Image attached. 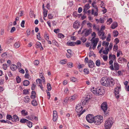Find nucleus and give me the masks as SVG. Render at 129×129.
<instances>
[{
    "mask_svg": "<svg viewBox=\"0 0 129 129\" xmlns=\"http://www.w3.org/2000/svg\"><path fill=\"white\" fill-rule=\"evenodd\" d=\"M101 84L106 87H112L115 84L114 80L111 77H103L101 81Z\"/></svg>",
    "mask_w": 129,
    "mask_h": 129,
    "instance_id": "nucleus-1",
    "label": "nucleus"
},
{
    "mask_svg": "<svg viewBox=\"0 0 129 129\" xmlns=\"http://www.w3.org/2000/svg\"><path fill=\"white\" fill-rule=\"evenodd\" d=\"M95 90L94 88L91 89V91L97 95H103L104 94V90L101 87H98L95 89Z\"/></svg>",
    "mask_w": 129,
    "mask_h": 129,
    "instance_id": "nucleus-2",
    "label": "nucleus"
},
{
    "mask_svg": "<svg viewBox=\"0 0 129 129\" xmlns=\"http://www.w3.org/2000/svg\"><path fill=\"white\" fill-rule=\"evenodd\" d=\"M113 123L112 118H110L106 121L105 123L104 127L105 129H110Z\"/></svg>",
    "mask_w": 129,
    "mask_h": 129,
    "instance_id": "nucleus-3",
    "label": "nucleus"
},
{
    "mask_svg": "<svg viewBox=\"0 0 129 129\" xmlns=\"http://www.w3.org/2000/svg\"><path fill=\"white\" fill-rule=\"evenodd\" d=\"M93 121L94 123L96 125L100 124L103 121L102 116H97L94 117Z\"/></svg>",
    "mask_w": 129,
    "mask_h": 129,
    "instance_id": "nucleus-4",
    "label": "nucleus"
},
{
    "mask_svg": "<svg viewBox=\"0 0 129 129\" xmlns=\"http://www.w3.org/2000/svg\"><path fill=\"white\" fill-rule=\"evenodd\" d=\"M107 105L106 102H104L101 105V108L104 112V115L105 116H108L109 115L108 112H107Z\"/></svg>",
    "mask_w": 129,
    "mask_h": 129,
    "instance_id": "nucleus-5",
    "label": "nucleus"
},
{
    "mask_svg": "<svg viewBox=\"0 0 129 129\" xmlns=\"http://www.w3.org/2000/svg\"><path fill=\"white\" fill-rule=\"evenodd\" d=\"M94 117L93 116L92 114H88L86 115V119L88 122L91 123L93 121Z\"/></svg>",
    "mask_w": 129,
    "mask_h": 129,
    "instance_id": "nucleus-6",
    "label": "nucleus"
},
{
    "mask_svg": "<svg viewBox=\"0 0 129 129\" xmlns=\"http://www.w3.org/2000/svg\"><path fill=\"white\" fill-rule=\"evenodd\" d=\"M120 87L117 86L114 89V93L115 97L117 99H118L119 97V91L120 90Z\"/></svg>",
    "mask_w": 129,
    "mask_h": 129,
    "instance_id": "nucleus-7",
    "label": "nucleus"
},
{
    "mask_svg": "<svg viewBox=\"0 0 129 129\" xmlns=\"http://www.w3.org/2000/svg\"><path fill=\"white\" fill-rule=\"evenodd\" d=\"M76 108V111L77 113H80L83 109V107L81 103L77 104Z\"/></svg>",
    "mask_w": 129,
    "mask_h": 129,
    "instance_id": "nucleus-8",
    "label": "nucleus"
},
{
    "mask_svg": "<svg viewBox=\"0 0 129 129\" xmlns=\"http://www.w3.org/2000/svg\"><path fill=\"white\" fill-rule=\"evenodd\" d=\"M53 113V120L54 121H55L57 119L58 117L57 113L56 111H54Z\"/></svg>",
    "mask_w": 129,
    "mask_h": 129,
    "instance_id": "nucleus-9",
    "label": "nucleus"
},
{
    "mask_svg": "<svg viewBox=\"0 0 129 129\" xmlns=\"http://www.w3.org/2000/svg\"><path fill=\"white\" fill-rule=\"evenodd\" d=\"M42 80L40 79H38L36 80V82L37 83H39V84H40L38 85V86H40L42 90H44L43 87L42 86V85L41 84Z\"/></svg>",
    "mask_w": 129,
    "mask_h": 129,
    "instance_id": "nucleus-10",
    "label": "nucleus"
},
{
    "mask_svg": "<svg viewBox=\"0 0 129 129\" xmlns=\"http://www.w3.org/2000/svg\"><path fill=\"white\" fill-rule=\"evenodd\" d=\"M88 65L89 68H93L94 66V64L93 61L91 60H89Z\"/></svg>",
    "mask_w": 129,
    "mask_h": 129,
    "instance_id": "nucleus-11",
    "label": "nucleus"
},
{
    "mask_svg": "<svg viewBox=\"0 0 129 129\" xmlns=\"http://www.w3.org/2000/svg\"><path fill=\"white\" fill-rule=\"evenodd\" d=\"M19 120V119L18 117L16 115H14L13 116V119L12 121L13 122H15Z\"/></svg>",
    "mask_w": 129,
    "mask_h": 129,
    "instance_id": "nucleus-12",
    "label": "nucleus"
},
{
    "mask_svg": "<svg viewBox=\"0 0 129 129\" xmlns=\"http://www.w3.org/2000/svg\"><path fill=\"white\" fill-rule=\"evenodd\" d=\"M79 23L77 21H76L73 24V27L75 29H78L79 27Z\"/></svg>",
    "mask_w": 129,
    "mask_h": 129,
    "instance_id": "nucleus-13",
    "label": "nucleus"
},
{
    "mask_svg": "<svg viewBox=\"0 0 129 129\" xmlns=\"http://www.w3.org/2000/svg\"><path fill=\"white\" fill-rule=\"evenodd\" d=\"M90 99V98H87L83 99L82 101V104L83 105L86 104V103L88 102V101Z\"/></svg>",
    "mask_w": 129,
    "mask_h": 129,
    "instance_id": "nucleus-14",
    "label": "nucleus"
},
{
    "mask_svg": "<svg viewBox=\"0 0 129 129\" xmlns=\"http://www.w3.org/2000/svg\"><path fill=\"white\" fill-rule=\"evenodd\" d=\"M109 59L112 60L114 61L116 59V57L114 54L112 55V54H109Z\"/></svg>",
    "mask_w": 129,
    "mask_h": 129,
    "instance_id": "nucleus-15",
    "label": "nucleus"
},
{
    "mask_svg": "<svg viewBox=\"0 0 129 129\" xmlns=\"http://www.w3.org/2000/svg\"><path fill=\"white\" fill-rule=\"evenodd\" d=\"M92 31V29L91 28L86 30L85 33V36H87L89 35Z\"/></svg>",
    "mask_w": 129,
    "mask_h": 129,
    "instance_id": "nucleus-16",
    "label": "nucleus"
},
{
    "mask_svg": "<svg viewBox=\"0 0 129 129\" xmlns=\"http://www.w3.org/2000/svg\"><path fill=\"white\" fill-rule=\"evenodd\" d=\"M114 69L116 70H118L119 69V65L117 62H115L114 63Z\"/></svg>",
    "mask_w": 129,
    "mask_h": 129,
    "instance_id": "nucleus-17",
    "label": "nucleus"
},
{
    "mask_svg": "<svg viewBox=\"0 0 129 129\" xmlns=\"http://www.w3.org/2000/svg\"><path fill=\"white\" fill-rule=\"evenodd\" d=\"M117 23L115 22H114L112 24L111 28L113 29H114L117 26Z\"/></svg>",
    "mask_w": 129,
    "mask_h": 129,
    "instance_id": "nucleus-18",
    "label": "nucleus"
},
{
    "mask_svg": "<svg viewBox=\"0 0 129 129\" xmlns=\"http://www.w3.org/2000/svg\"><path fill=\"white\" fill-rule=\"evenodd\" d=\"M67 44L69 46H74L75 45V42H68Z\"/></svg>",
    "mask_w": 129,
    "mask_h": 129,
    "instance_id": "nucleus-19",
    "label": "nucleus"
},
{
    "mask_svg": "<svg viewBox=\"0 0 129 129\" xmlns=\"http://www.w3.org/2000/svg\"><path fill=\"white\" fill-rule=\"evenodd\" d=\"M28 97V96H26L24 98V102L26 103H28L30 101V99Z\"/></svg>",
    "mask_w": 129,
    "mask_h": 129,
    "instance_id": "nucleus-20",
    "label": "nucleus"
},
{
    "mask_svg": "<svg viewBox=\"0 0 129 129\" xmlns=\"http://www.w3.org/2000/svg\"><path fill=\"white\" fill-rule=\"evenodd\" d=\"M30 83L29 81L27 80H24L23 82V84L24 86H27Z\"/></svg>",
    "mask_w": 129,
    "mask_h": 129,
    "instance_id": "nucleus-21",
    "label": "nucleus"
},
{
    "mask_svg": "<svg viewBox=\"0 0 129 129\" xmlns=\"http://www.w3.org/2000/svg\"><path fill=\"white\" fill-rule=\"evenodd\" d=\"M17 68V66L15 65L12 64L11 65L10 68L12 71H15L16 70Z\"/></svg>",
    "mask_w": 129,
    "mask_h": 129,
    "instance_id": "nucleus-22",
    "label": "nucleus"
},
{
    "mask_svg": "<svg viewBox=\"0 0 129 129\" xmlns=\"http://www.w3.org/2000/svg\"><path fill=\"white\" fill-rule=\"evenodd\" d=\"M109 51V48L106 47L105 49V50H104L103 52V54L107 55L108 54Z\"/></svg>",
    "mask_w": 129,
    "mask_h": 129,
    "instance_id": "nucleus-23",
    "label": "nucleus"
},
{
    "mask_svg": "<svg viewBox=\"0 0 129 129\" xmlns=\"http://www.w3.org/2000/svg\"><path fill=\"white\" fill-rule=\"evenodd\" d=\"M99 39L98 38H96L95 39H92V41H91L92 42V43H93V44H97V43L99 41Z\"/></svg>",
    "mask_w": 129,
    "mask_h": 129,
    "instance_id": "nucleus-24",
    "label": "nucleus"
},
{
    "mask_svg": "<svg viewBox=\"0 0 129 129\" xmlns=\"http://www.w3.org/2000/svg\"><path fill=\"white\" fill-rule=\"evenodd\" d=\"M31 104L34 106H37L38 105L37 102L35 99L33 100L31 102Z\"/></svg>",
    "mask_w": 129,
    "mask_h": 129,
    "instance_id": "nucleus-25",
    "label": "nucleus"
},
{
    "mask_svg": "<svg viewBox=\"0 0 129 129\" xmlns=\"http://www.w3.org/2000/svg\"><path fill=\"white\" fill-rule=\"evenodd\" d=\"M28 120L27 119L24 118H22L20 119V122L21 123H27Z\"/></svg>",
    "mask_w": 129,
    "mask_h": 129,
    "instance_id": "nucleus-26",
    "label": "nucleus"
},
{
    "mask_svg": "<svg viewBox=\"0 0 129 129\" xmlns=\"http://www.w3.org/2000/svg\"><path fill=\"white\" fill-rule=\"evenodd\" d=\"M21 113L23 116H26L27 115L28 112L27 111L26 112L25 110H22L21 111Z\"/></svg>",
    "mask_w": 129,
    "mask_h": 129,
    "instance_id": "nucleus-27",
    "label": "nucleus"
},
{
    "mask_svg": "<svg viewBox=\"0 0 129 129\" xmlns=\"http://www.w3.org/2000/svg\"><path fill=\"white\" fill-rule=\"evenodd\" d=\"M98 34L99 36H101L102 35V36H103L104 35L105 33L103 31H102L100 30V31L98 32Z\"/></svg>",
    "mask_w": 129,
    "mask_h": 129,
    "instance_id": "nucleus-28",
    "label": "nucleus"
},
{
    "mask_svg": "<svg viewBox=\"0 0 129 129\" xmlns=\"http://www.w3.org/2000/svg\"><path fill=\"white\" fill-rule=\"evenodd\" d=\"M112 22V20L111 18H109L107 20L106 23L108 25L110 24Z\"/></svg>",
    "mask_w": 129,
    "mask_h": 129,
    "instance_id": "nucleus-29",
    "label": "nucleus"
},
{
    "mask_svg": "<svg viewBox=\"0 0 129 129\" xmlns=\"http://www.w3.org/2000/svg\"><path fill=\"white\" fill-rule=\"evenodd\" d=\"M95 64L97 66L99 67L100 66L101 62L99 59H98L96 61Z\"/></svg>",
    "mask_w": 129,
    "mask_h": 129,
    "instance_id": "nucleus-30",
    "label": "nucleus"
},
{
    "mask_svg": "<svg viewBox=\"0 0 129 129\" xmlns=\"http://www.w3.org/2000/svg\"><path fill=\"white\" fill-rule=\"evenodd\" d=\"M52 42L53 44V45H54L58 47H59V45L57 43V42H56L55 40H53Z\"/></svg>",
    "mask_w": 129,
    "mask_h": 129,
    "instance_id": "nucleus-31",
    "label": "nucleus"
},
{
    "mask_svg": "<svg viewBox=\"0 0 129 129\" xmlns=\"http://www.w3.org/2000/svg\"><path fill=\"white\" fill-rule=\"evenodd\" d=\"M113 33L114 34V37H117L118 34V32L117 30H114L113 32Z\"/></svg>",
    "mask_w": 129,
    "mask_h": 129,
    "instance_id": "nucleus-32",
    "label": "nucleus"
},
{
    "mask_svg": "<svg viewBox=\"0 0 129 129\" xmlns=\"http://www.w3.org/2000/svg\"><path fill=\"white\" fill-rule=\"evenodd\" d=\"M94 8L96 10L95 11L94 15L95 16H97L98 15V9L97 6H95V8Z\"/></svg>",
    "mask_w": 129,
    "mask_h": 129,
    "instance_id": "nucleus-33",
    "label": "nucleus"
},
{
    "mask_svg": "<svg viewBox=\"0 0 129 129\" xmlns=\"http://www.w3.org/2000/svg\"><path fill=\"white\" fill-rule=\"evenodd\" d=\"M43 10V14L44 16V17H46L47 16V12L48 11L45 9H44Z\"/></svg>",
    "mask_w": 129,
    "mask_h": 129,
    "instance_id": "nucleus-34",
    "label": "nucleus"
},
{
    "mask_svg": "<svg viewBox=\"0 0 129 129\" xmlns=\"http://www.w3.org/2000/svg\"><path fill=\"white\" fill-rule=\"evenodd\" d=\"M72 82H76L77 81V79L76 78L74 77H72L70 78Z\"/></svg>",
    "mask_w": 129,
    "mask_h": 129,
    "instance_id": "nucleus-35",
    "label": "nucleus"
},
{
    "mask_svg": "<svg viewBox=\"0 0 129 129\" xmlns=\"http://www.w3.org/2000/svg\"><path fill=\"white\" fill-rule=\"evenodd\" d=\"M6 118L7 119L9 120H11L12 121L13 117L12 116L9 114H7L6 116Z\"/></svg>",
    "mask_w": 129,
    "mask_h": 129,
    "instance_id": "nucleus-36",
    "label": "nucleus"
},
{
    "mask_svg": "<svg viewBox=\"0 0 129 129\" xmlns=\"http://www.w3.org/2000/svg\"><path fill=\"white\" fill-rule=\"evenodd\" d=\"M27 124V126L29 127H31L32 126V123L30 121H29L28 120V121L26 123Z\"/></svg>",
    "mask_w": 129,
    "mask_h": 129,
    "instance_id": "nucleus-37",
    "label": "nucleus"
},
{
    "mask_svg": "<svg viewBox=\"0 0 129 129\" xmlns=\"http://www.w3.org/2000/svg\"><path fill=\"white\" fill-rule=\"evenodd\" d=\"M75 98V97L74 95H72L69 97V100H70L71 101H72L74 100Z\"/></svg>",
    "mask_w": 129,
    "mask_h": 129,
    "instance_id": "nucleus-38",
    "label": "nucleus"
},
{
    "mask_svg": "<svg viewBox=\"0 0 129 129\" xmlns=\"http://www.w3.org/2000/svg\"><path fill=\"white\" fill-rule=\"evenodd\" d=\"M16 80L17 82L18 83H19L21 82V79L19 76H17L16 77Z\"/></svg>",
    "mask_w": 129,
    "mask_h": 129,
    "instance_id": "nucleus-39",
    "label": "nucleus"
},
{
    "mask_svg": "<svg viewBox=\"0 0 129 129\" xmlns=\"http://www.w3.org/2000/svg\"><path fill=\"white\" fill-rule=\"evenodd\" d=\"M84 71V73L85 74H89V69H84V71Z\"/></svg>",
    "mask_w": 129,
    "mask_h": 129,
    "instance_id": "nucleus-40",
    "label": "nucleus"
},
{
    "mask_svg": "<svg viewBox=\"0 0 129 129\" xmlns=\"http://www.w3.org/2000/svg\"><path fill=\"white\" fill-rule=\"evenodd\" d=\"M58 38H63L64 37V35L61 33H60L58 34Z\"/></svg>",
    "mask_w": 129,
    "mask_h": 129,
    "instance_id": "nucleus-41",
    "label": "nucleus"
},
{
    "mask_svg": "<svg viewBox=\"0 0 129 129\" xmlns=\"http://www.w3.org/2000/svg\"><path fill=\"white\" fill-rule=\"evenodd\" d=\"M47 86L48 90L49 91L51 90V87L50 84L49 83H48L47 84Z\"/></svg>",
    "mask_w": 129,
    "mask_h": 129,
    "instance_id": "nucleus-42",
    "label": "nucleus"
},
{
    "mask_svg": "<svg viewBox=\"0 0 129 129\" xmlns=\"http://www.w3.org/2000/svg\"><path fill=\"white\" fill-rule=\"evenodd\" d=\"M111 35L110 34H108L106 40L107 41L109 42L111 40Z\"/></svg>",
    "mask_w": 129,
    "mask_h": 129,
    "instance_id": "nucleus-43",
    "label": "nucleus"
},
{
    "mask_svg": "<svg viewBox=\"0 0 129 129\" xmlns=\"http://www.w3.org/2000/svg\"><path fill=\"white\" fill-rule=\"evenodd\" d=\"M36 48H38L40 47V46L41 45V43L39 42H37L36 44Z\"/></svg>",
    "mask_w": 129,
    "mask_h": 129,
    "instance_id": "nucleus-44",
    "label": "nucleus"
},
{
    "mask_svg": "<svg viewBox=\"0 0 129 129\" xmlns=\"http://www.w3.org/2000/svg\"><path fill=\"white\" fill-rule=\"evenodd\" d=\"M29 91L27 90L24 89L23 91V93L25 94H28Z\"/></svg>",
    "mask_w": 129,
    "mask_h": 129,
    "instance_id": "nucleus-45",
    "label": "nucleus"
},
{
    "mask_svg": "<svg viewBox=\"0 0 129 129\" xmlns=\"http://www.w3.org/2000/svg\"><path fill=\"white\" fill-rule=\"evenodd\" d=\"M109 42H106L105 41H103L102 43V45L103 46L104 45H106L107 46H108L109 45Z\"/></svg>",
    "mask_w": 129,
    "mask_h": 129,
    "instance_id": "nucleus-46",
    "label": "nucleus"
},
{
    "mask_svg": "<svg viewBox=\"0 0 129 129\" xmlns=\"http://www.w3.org/2000/svg\"><path fill=\"white\" fill-rule=\"evenodd\" d=\"M67 65L70 68H71L73 66V64L72 62L68 63Z\"/></svg>",
    "mask_w": 129,
    "mask_h": 129,
    "instance_id": "nucleus-47",
    "label": "nucleus"
},
{
    "mask_svg": "<svg viewBox=\"0 0 129 129\" xmlns=\"http://www.w3.org/2000/svg\"><path fill=\"white\" fill-rule=\"evenodd\" d=\"M85 110L84 109L83 111H82L80 113H78L77 115L79 117L81 115H82L84 112L85 111Z\"/></svg>",
    "mask_w": 129,
    "mask_h": 129,
    "instance_id": "nucleus-48",
    "label": "nucleus"
},
{
    "mask_svg": "<svg viewBox=\"0 0 129 129\" xmlns=\"http://www.w3.org/2000/svg\"><path fill=\"white\" fill-rule=\"evenodd\" d=\"M118 49V47L117 45H114L113 47V49L114 51H116Z\"/></svg>",
    "mask_w": 129,
    "mask_h": 129,
    "instance_id": "nucleus-49",
    "label": "nucleus"
},
{
    "mask_svg": "<svg viewBox=\"0 0 129 129\" xmlns=\"http://www.w3.org/2000/svg\"><path fill=\"white\" fill-rule=\"evenodd\" d=\"M14 46L15 48H17L19 47L20 45L18 42H16L14 44Z\"/></svg>",
    "mask_w": 129,
    "mask_h": 129,
    "instance_id": "nucleus-50",
    "label": "nucleus"
},
{
    "mask_svg": "<svg viewBox=\"0 0 129 129\" xmlns=\"http://www.w3.org/2000/svg\"><path fill=\"white\" fill-rule=\"evenodd\" d=\"M7 68V64H3V68L4 70H6Z\"/></svg>",
    "mask_w": 129,
    "mask_h": 129,
    "instance_id": "nucleus-51",
    "label": "nucleus"
},
{
    "mask_svg": "<svg viewBox=\"0 0 129 129\" xmlns=\"http://www.w3.org/2000/svg\"><path fill=\"white\" fill-rule=\"evenodd\" d=\"M13 39H14L13 38H11L7 40V42L8 43H11L12 42V41H13Z\"/></svg>",
    "mask_w": 129,
    "mask_h": 129,
    "instance_id": "nucleus-52",
    "label": "nucleus"
},
{
    "mask_svg": "<svg viewBox=\"0 0 129 129\" xmlns=\"http://www.w3.org/2000/svg\"><path fill=\"white\" fill-rule=\"evenodd\" d=\"M96 34L95 33V32H93L92 35V36H93V37L91 39V41H92V40L93 39H94L95 38V37H96Z\"/></svg>",
    "mask_w": 129,
    "mask_h": 129,
    "instance_id": "nucleus-53",
    "label": "nucleus"
},
{
    "mask_svg": "<svg viewBox=\"0 0 129 129\" xmlns=\"http://www.w3.org/2000/svg\"><path fill=\"white\" fill-rule=\"evenodd\" d=\"M103 58L105 61H106L108 59V56L104 55L103 56Z\"/></svg>",
    "mask_w": 129,
    "mask_h": 129,
    "instance_id": "nucleus-54",
    "label": "nucleus"
},
{
    "mask_svg": "<svg viewBox=\"0 0 129 129\" xmlns=\"http://www.w3.org/2000/svg\"><path fill=\"white\" fill-rule=\"evenodd\" d=\"M122 57H120L119 58L118 60V61L120 63H122Z\"/></svg>",
    "mask_w": 129,
    "mask_h": 129,
    "instance_id": "nucleus-55",
    "label": "nucleus"
},
{
    "mask_svg": "<svg viewBox=\"0 0 129 129\" xmlns=\"http://www.w3.org/2000/svg\"><path fill=\"white\" fill-rule=\"evenodd\" d=\"M25 23V21L24 20H22L21 23V26L22 27H24V24Z\"/></svg>",
    "mask_w": 129,
    "mask_h": 129,
    "instance_id": "nucleus-56",
    "label": "nucleus"
},
{
    "mask_svg": "<svg viewBox=\"0 0 129 129\" xmlns=\"http://www.w3.org/2000/svg\"><path fill=\"white\" fill-rule=\"evenodd\" d=\"M34 63L35 65L37 66L39 64V62L38 60H36L34 61Z\"/></svg>",
    "mask_w": 129,
    "mask_h": 129,
    "instance_id": "nucleus-57",
    "label": "nucleus"
},
{
    "mask_svg": "<svg viewBox=\"0 0 129 129\" xmlns=\"http://www.w3.org/2000/svg\"><path fill=\"white\" fill-rule=\"evenodd\" d=\"M16 30V28L15 27H13L11 29L10 32L11 33L13 32Z\"/></svg>",
    "mask_w": 129,
    "mask_h": 129,
    "instance_id": "nucleus-58",
    "label": "nucleus"
},
{
    "mask_svg": "<svg viewBox=\"0 0 129 129\" xmlns=\"http://www.w3.org/2000/svg\"><path fill=\"white\" fill-rule=\"evenodd\" d=\"M54 31L57 34L59 32V28L55 29H54Z\"/></svg>",
    "mask_w": 129,
    "mask_h": 129,
    "instance_id": "nucleus-59",
    "label": "nucleus"
},
{
    "mask_svg": "<svg viewBox=\"0 0 129 129\" xmlns=\"http://www.w3.org/2000/svg\"><path fill=\"white\" fill-rule=\"evenodd\" d=\"M84 7L86 8L87 9H88L90 7V6H89V4H87L85 5Z\"/></svg>",
    "mask_w": 129,
    "mask_h": 129,
    "instance_id": "nucleus-60",
    "label": "nucleus"
},
{
    "mask_svg": "<svg viewBox=\"0 0 129 129\" xmlns=\"http://www.w3.org/2000/svg\"><path fill=\"white\" fill-rule=\"evenodd\" d=\"M36 86V85H35L34 84H33L31 86V90H34Z\"/></svg>",
    "mask_w": 129,
    "mask_h": 129,
    "instance_id": "nucleus-61",
    "label": "nucleus"
},
{
    "mask_svg": "<svg viewBox=\"0 0 129 129\" xmlns=\"http://www.w3.org/2000/svg\"><path fill=\"white\" fill-rule=\"evenodd\" d=\"M96 3V2H95V1H94L92 4V6L94 8H95V6H96L95 5H94Z\"/></svg>",
    "mask_w": 129,
    "mask_h": 129,
    "instance_id": "nucleus-62",
    "label": "nucleus"
},
{
    "mask_svg": "<svg viewBox=\"0 0 129 129\" xmlns=\"http://www.w3.org/2000/svg\"><path fill=\"white\" fill-rule=\"evenodd\" d=\"M88 27L91 28L92 26V24L90 23H88L87 24Z\"/></svg>",
    "mask_w": 129,
    "mask_h": 129,
    "instance_id": "nucleus-63",
    "label": "nucleus"
},
{
    "mask_svg": "<svg viewBox=\"0 0 129 129\" xmlns=\"http://www.w3.org/2000/svg\"><path fill=\"white\" fill-rule=\"evenodd\" d=\"M44 37L45 38L46 40L48 41L49 39V35L47 34H46L44 36Z\"/></svg>",
    "mask_w": 129,
    "mask_h": 129,
    "instance_id": "nucleus-64",
    "label": "nucleus"
}]
</instances>
